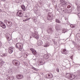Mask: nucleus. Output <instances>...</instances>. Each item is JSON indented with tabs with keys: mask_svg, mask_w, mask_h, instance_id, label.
Here are the masks:
<instances>
[{
	"mask_svg": "<svg viewBox=\"0 0 80 80\" xmlns=\"http://www.w3.org/2000/svg\"><path fill=\"white\" fill-rule=\"evenodd\" d=\"M6 37L7 38V39L8 41H10L12 40V38H11V37L10 36V35H7Z\"/></svg>",
	"mask_w": 80,
	"mask_h": 80,
	"instance_id": "obj_12",
	"label": "nucleus"
},
{
	"mask_svg": "<svg viewBox=\"0 0 80 80\" xmlns=\"http://www.w3.org/2000/svg\"><path fill=\"white\" fill-rule=\"evenodd\" d=\"M56 29L57 31H58V30H60V26L58 25H57L56 27Z\"/></svg>",
	"mask_w": 80,
	"mask_h": 80,
	"instance_id": "obj_13",
	"label": "nucleus"
},
{
	"mask_svg": "<svg viewBox=\"0 0 80 80\" xmlns=\"http://www.w3.org/2000/svg\"><path fill=\"white\" fill-rule=\"evenodd\" d=\"M25 18H28V17H27V16H25Z\"/></svg>",
	"mask_w": 80,
	"mask_h": 80,
	"instance_id": "obj_36",
	"label": "nucleus"
},
{
	"mask_svg": "<svg viewBox=\"0 0 80 80\" xmlns=\"http://www.w3.org/2000/svg\"><path fill=\"white\" fill-rule=\"evenodd\" d=\"M53 19V18L51 17L50 15H49V14H48V17L47 19L48 20L50 21V20H52Z\"/></svg>",
	"mask_w": 80,
	"mask_h": 80,
	"instance_id": "obj_11",
	"label": "nucleus"
},
{
	"mask_svg": "<svg viewBox=\"0 0 80 80\" xmlns=\"http://www.w3.org/2000/svg\"><path fill=\"white\" fill-rule=\"evenodd\" d=\"M5 0H2V1H5Z\"/></svg>",
	"mask_w": 80,
	"mask_h": 80,
	"instance_id": "obj_39",
	"label": "nucleus"
},
{
	"mask_svg": "<svg viewBox=\"0 0 80 80\" xmlns=\"http://www.w3.org/2000/svg\"><path fill=\"white\" fill-rule=\"evenodd\" d=\"M46 58H45V59H48V58L47 57V56H46Z\"/></svg>",
	"mask_w": 80,
	"mask_h": 80,
	"instance_id": "obj_34",
	"label": "nucleus"
},
{
	"mask_svg": "<svg viewBox=\"0 0 80 80\" xmlns=\"http://www.w3.org/2000/svg\"><path fill=\"white\" fill-rule=\"evenodd\" d=\"M21 1H22V0H20Z\"/></svg>",
	"mask_w": 80,
	"mask_h": 80,
	"instance_id": "obj_41",
	"label": "nucleus"
},
{
	"mask_svg": "<svg viewBox=\"0 0 80 80\" xmlns=\"http://www.w3.org/2000/svg\"><path fill=\"white\" fill-rule=\"evenodd\" d=\"M70 27L71 28H74V27H75V25L73 24H71L70 25Z\"/></svg>",
	"mask_w": 80,
	"mask_h": 80,
	"instance_id": "obj_23",
	"label": "nucleus"
},
{
	"mask_svg": "<svg viewBox=\"0 0 80 80\" xmlns=\"http://www.w3.org/2000/svg\"><path fill=\"white\" fill-rule=\"evenodd\" d=\"M4 63H5V62L2 61L1 62L0 64L1 65H3V64H4Z\"/></svg>",
	"mask_w": 80,
	"mask_h": 80,
	"instance_id": "obj_24",
	"label": "nucleus"
},
{
	"mask_svg": "<svg viewBox=\"0 0 80 80\" xmlns=\"http://www.w3.org/2000/svg\"><path fill=\"white\" fill-rule=\"evenodd\" d=\"M21 8L22 9V10L23 11H25V10L26 9V8H25V7L24 6V5H22L21 6Z\"/></svg>",
	"mask_w": 80,
	"mask_h": 80,
	"instance_id": "obj_14",
	"label": "nucleus"
},
{
	"mask_svg": "<svg viewBox=\"0 0 80 80\" xmlns=\"http://www.w3.org/2000/svg\"><path fill=\"white\" fill-rule=\"evenodd\" d=\"M0 12H2V10L1 9H0Z\"/></svg>",
	"mask_w": 80,
	"mask_h": 80,
	"instance_id": "obj_37",
	"label": "nucleus"
},
{
	"mask_svg": "<svg viewBox=\"0 0 80 80\" xmlns=\"http://www.w3.org/2000/svg\"><path fill=\"white\" fill-rule=\"evenodd\" d=\"M32 36H34L36 39H38L39 38V36L38 35V32L36 31L34 33H32Z\"/></svg>",
	"mask_w": 80,
	"mask_h": 80,
	"instance_id": "obj_5",
	"label": "nucleus"
},
{
	"mask_svg": "<svg viewBox=\"0 0 80 80\" xmlns=\"http://www.w3.org/2000/svg\"><path fill=\"white\" fill-rule=\"evenodd\" d=\"M8 21H7V20H4V23H8Z\"/></svg>",
	"mask_w": 80,
	"mask_h": 80,
	"instance_id": "obj_25",
	"label": "nucleus"
},
{
	"mask_svg": "<svg viewBox=\"0 0 80 80\" xmlns=\"http://www.w3.org/2000/svg\"><path fill=\"white\" fill-rule=\"evenodd\" d=\"M3 23V22L2 21H0V25L1 26L2 24Z\"/></svg>",
	"mask_w": 80,
	"mask_h": 80,
	"instance_id": "obj_26",
	"label": "nucleus"
},
{
	"mask_svg": "<svg viewBox=\"0 0 80 80\" xmlns=\"http://www.w3.org/2000/svg\"><path fill=\"white\" fill-rule=\"evenodd\" d=\"M57 72H59V69H58V68H57Z\"/></svg>",
	"mask_w": 80,
	"mask_h": 80,
	"instance_id": "obj_28",
	"label": "nucleus"
},
{
	"mask_svg": "<svg viewBox=\"0 0 80 80\" xmlns=\"http://www.w3.org/2000/svg\"><path fill=\"white\" fill-rule=\"evenodd\" d=\"M37 44L38 45V46H41L42 45V42H37Z\"/></svg>",
	"mask_w": 80,
	"mask_h": 80,
	"instance_id": "obj_17",
	"label": "nucleus"
},
{
	"mask_svg": "<svg viewBox=\"0 0 80 80\" xmlns=\"http://www.w3.org/2000/svg\"><path fill=\"white\" fill-rule=\"evenodd\" d=\"M16 78L17 79L20 80L21 79H22V78H23V76L21 74H18L16 76Z\"/></svg>",
	"mask_w": 80,
	"mask_h": 80,
	"instance_id": "obj_8",
	"label": "nucleus"
},
{
	"mask_svg": "<svg viewBox=\"0 0 80 80\" xmlns=\"http://www.w3.org/2000/svg\"><path fill=\"white\" fill-rule=\"evenodd\" d=\"M23 11L22 10H18L17 12L16 15L18 17H22L23 16Z\"/></svg>",
	"mask_w": 80,
	"mask_h": 80,
	"instance_id": "obj_4",
	"label": "nucleus"
},
{
	"mask_svg": "<svg viewBox=\"0 0 80 80\" xmlns=\"http://www.w3.org/2000/svg\"><path fill=\"white\" fill-rule=\"evenodd\" d=\"M2 45V42H0V46H1Z\"/></svg>",
	"mask_w": 80,
	"mask_h": 80,
	"instance_id": "obj_32",
	"label": "nucleus"
},
{
	"mask_svg": "<svg viewBox=\"0 0 80 80\" xmlns=\"http://www.w3.org/2000/svg\"><path fill=\"white\" fill-rule=\"evenodd\" d=\"M1 27H2L3 28H6V26H5V25L3 23Z\"/></svg>",
	"mask_w": 80,
	"mask_h": 80,
	"instance_id": "obj_18",
	"label": "nucleus"
},
{
	"mask_svg": "<svg viewBox=\"0 0 80 80\" xmlns=\"http://www.w3.org/2000/svg\"><path fill=\"white\" fill-rule=\"evenodd\" d=\"M16 47L18 48L19 50L21 52H23V44L21 43H18L16 45Z\"/></svg>",
	"mask_w": 80,
	"mask_h": 80,
	"instance_id": "obj_1",
	"label": "nucleus"
},
{
	"mask_svg": "<svg viewBox=\"0 0 80 80\" xmlns=\"http://www.w3.org/2000/svg\"><path fill=\"white\" fill-rule=\"evenodd\" d=\"M66 77L70 80H73L75 78V76L71 73H66Z\"/></svg>",
	"mask_w": 80,
	"mask_h": 80,
	"instance_id": "obj_2",
	"label": "nucleus"
},
{
	"mask_svg": "<svg viewBox=\"0 0 80 80\" xmlns=\"http://www.w3.org/2000/svg\"><path fill=\"white\" fill-rule=\"evenodd\" d=\"M78 16L79 18H80V13H78Z\"/></svg>",
	"mask_w": 80,
	"mask_h": 80,
	"instance_id": "obj_29",
	"label": "nucleus"
},
{
	"mask_svg": "<svg viewBox=\"0 0 80 80\" xmlns=\"http://www.w3.org/2000/svg\"><path fill=\"white\" fill-rule=\"evenodd\" d=\"M63 2V1H62V2Z\"/></svg>",
	"mask_w": 80,
	"mask_h": 80,
	"instance_id": "obj_40",
	"label": "nucleus"
},
{
	"mask_svg": "<svg viewBox=\"0 0 80 80\" xmlns=\"http://www.w3.org/2000/svg\"><path fill=\"white\" fill-rule=\"evenodd\" d=\"M61 53L64 55L68 54V52H67V50L65 49H61Z\"/></svg>",
	"mask_w": 80,
	"mask_h": 80,
	"instance_id": "obj_7",
	"label": "nucleus"
},
{
	"mask_svg": "<svg viewBox=\"0 0 80 80\" xmlns=\"http://www.w3.org/2000/svg\"><path fill=\"white\" fill-rule=\"evenodd\" d=\"M32 69H33V70H35L36 71H38V69H36V68H34V67H32Z\"/></svg>",
	"mask_w": 80,
	"mask_h": 80,
	"instance_id": "obj_22",
	"label": "nucleus"
},
{
	"mask_svg": "<svg viewBox=\"0 0 80 80\" xmlns=\"http://www.w3.org/2000/svg\"><path fill=\"white\" fill-rule=\"evenodd\" d=\"M56 22H57V23H61V22L57 19H56Z\"/></svg>",
	"mask_w": 80,
	"mask_h": 80,
	"instance_id": "obj_20",
	"label": "nucleus"
},
{
	"mask_svg": "<svg viewBox=\"0 0 80 80\" xmlns=\"http://www.w3.org/2000/svg\"><path fill=\"white\" fill-rule=\"evenodd\" d=\"M67 29H63L62 30L63 33H65V32H67Z\"/></svg>",
	"mask_w": 80,
	"mask_h": 80,
	"instance_id": "obj_16",
	"label": "nucleus"
},
{
	"mask_svg": "<svg viewBox=\"0 0 80 80\" xmlns=\"http://www.w3.org/2000/svg\"><path fill=\"white\" fill-rule=\"evenodd\" d=\"M14 50V48L13 47H10L8 48V53L11 54L12 53Z\"/></svg>",
	"mask_w": 80,
	"mask_h": 80,
	"instance_id": "obj_6",
	"label": "nucleus"
},
{
	"mask_svg": "<svg viewBox=\"0 0 80 80\" xmlns=\"http://www.w3.org/2000/svg\"><path fill=\"white\" fill-rule=\"evenodd\" d=\"M26 57H27V56H28V55L27 54H26Z\"/></svg>",
	"mask_w": 80,
	"mask_h": 80,
	"instance_id": "obj_38",
	"label": "nucleus"
},
{
	"mask_svg": "<svg viewBox=\"0 0 80 80\" xmlns=\"http://www.w3.org/2000/svg\"><path fill=\"white\" fill-rule=\"evenodd\" d=\"M77 10H78V8H77Z\"/></svg>",
	"mask_w": 80,
	"mask_h": 80,
	"instance_id": "obj_42",
	"label": "nucleus"
},
{
	"mask_svg": "<svg viewBox=\"0 0 80 80\" xmlns=\"http://www.w3.org/2000/svg\"><path fill=\"white\" fill-rule=\"evenodd\" d=\"M15 77L12 76L8 77L7 78V80H13Z\"/></svg>",
	"mask_w": 80,
	"mask_h": 80,
	"instance_id": "obj_10",
	"label": "nucleus"
},
{
	"mask_svg": "<svg viewBox=\"0 0 80 80\" xmlns=\"http://www.w3.org/2000/svg\"><path fill=\"white\" fill-rule=\"evenodd\" d=\"M44 47H48V42H46L45 43V45L44 46Z\"/></svg>",
	"mask_w": 80,
	"mask_h": 80,
	"instance_id": "obj_21",
	"label": "nucleus"
},
{
	"mask_svg": "<svg viewBox=\"0 0 80 80\" xmlns=\"http://www.w3.org/2000/svg\"><path fill=\"white\" fill-rule=\"evenodd\" d=\"M11 23L10 25H9L10 27H11L12 26V22Z\"/></svg>",
	"mask_w": 80,
	"mask_h": 80,
	"instance_id": "obj_30",
	"label": "nucleus"
},
{
	"mask_svg": "<svg viewBox=\"0 0 80 80\" xmlns=\"http://www.w3.org/2000/svg\"><path fill=\"white\" fill-rule=\"evenodd\" d=\"M6 55V54H3V57H5V56H6V55Z\"/></svg>",
	"mask_w": 80,
	"mask_h": 80,
	"instance_id": "obj_31",
	"label": "nucleus"
},
{
	"mask_svg": "<svg viewBox=\"0 0 80 80\" xmlns=\"http://www.w3.org/2000/svg\"><path fill=\"white\" fill-rule=\"evenodd\" d=\"M71 59H73V56H72L70 57Z\"/></svg>",
	"mask_w": 80,
	"mask_h": 80,
	"instance_id": "obj_33",
	"label": "nucleus"
},
{
	"mask_svg": "<svg viewBox=\"0 0 80 80\" xmlns=\"http://www.w3.org/2000/svg\"><path fill=\"white\" fill-rule=\"evenodd\" d=\"M8 24H10V22L8 21Z\"/></svg>",
	"mask_w": 80,
	"mask_h": 80,
	"instance_id": "obj_35",
	"label": "nucleus"
},
{
	"mask_svg": "<svg viewBox=\"0 0 80 80\" xmlns=\"http://www.w3.org/2000/svg\"><path fill=\"white\" fill-rule=\"evenodd\" d=\"M30 19V18H26L25 19H24L23 20V22H27V21H28V20H29Z\"/></svg>",
	"mask_w": 80,
	"mask_h": 80,
	"instance_id": "obj_19",
	"label": "nucleus"
},
{
	"mask_svg": "<svg viewBox=\"0 0 80 80\" xmlns=\"http://www.w3.org/2000/svg\"><path fill=\"white\" fill-rule=\"evenodd\" d=\"M71 7V6L70 5H68L67 7L68 8H70Z\"/></svg>",
	"mask_w": 80,
	"mask_h": 80,
	"instance_id": "obj_27",
	"label": "nucleus"
},
{
	"mask_svg": "<svg viewBox=\"0 0 80 80\" xmlns=\"http://www.w3.org/2000/svg\"><path fill=\"white\" fill-rule=\"evenodd\" d=\"M48 76L49 78H52L53 77V75L52 74L50 75V74H48Z\"/></svg>",
	"mask_w": 80,
	"mask_h": 80,
	"instance_id": "obj_15",
	"label": "nucleus"
},
{
	"mask_svg": "<svg viewBox=\"0 0 80 80\" xmlns=\"http://www.w3.org/2000/svg\"><path fill=\"white\" fill-rule=\"evenodd\" d=\"M30 50L32 51V53L33 54V55H36L37 54V52L33 48H31L30 49Z\"/></svg>",
	"mask_w": 80,
	"mask_h": 80,
	"instance_id": "obj_9",
	"label": "nucleus"
},
{
	"mask_svg": "<svg viewBox=\"0 0 80 80\" xmlns=\"http://www.w3.org/2000/svg\"><path fill=\"white\" fill-rule=\"evenodd\" d=\"M12 63L14 64L16 66H19L20 65V62L17 60H14L12 61Z\"/></svg>",
	"mask_w": 80,
	"mask_h": 80,
	"instance_id": "obj_3",
	"label": "nucleus"
}]
</instances>
